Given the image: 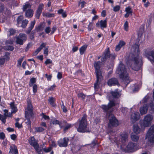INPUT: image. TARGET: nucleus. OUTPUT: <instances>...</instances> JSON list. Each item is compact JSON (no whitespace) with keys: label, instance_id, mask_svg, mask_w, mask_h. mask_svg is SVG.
I'll use <instances>...</instances> for the list:
<instances>
[{"label":"nucleus","instance_id":"obj_1","mask_svg":"<svg viewBox=\"0 0 154 154\" xmlns=\"http://www.w3.org/2000/svg\"><path fill=\"white\" fill-rule=\"evenodd\" d=\"M115 104L113 101H110L109 103L107 106L103 105L101 108L104 111L106 112V115L109 120V127L117 126L119 125V122L114 115L112 113L113 111L112 107L114 106Z\"/></svg>","mask_w":154,"mask_h":154},{"label":"nucleus","instance_id":"obj_2","mask_svg":"<svg viewBox=\"0 0 154 154\" xmlns=\"http://www.w3.org/2000/svg\"><path fill=\"white\" fill-rule=\"evenodd\" d=\"M139 46L138 45L133 46L129 57L130 60L134 62L135 66L134 67L133 69L136 71L139 69L141 64L142 58L139 55Z\"/></svg>","mask_w":154,"mask_h":154},{"label":"nucleus","instance_id":"obj_3","mask_svg":"<svg viewBox=\"0 0 154 154\" xmlns=\"http://www.w3.org/2000/svg\"><path fill=\"white\" fill-rule=\"evenodd\" d=\"M116 72L119 74L120 78L122 79L124 83L125 84L126 86H127L130 82L129 80V77L126 71L125 66L121 61L120 62V63L118 66Z\"/></svg>","mask_w":154,"mask_h":154},{"label":"nucleus","instance_id":"obj_4","mask_svg":"<svg viewBox=\"0 0 154 154\" xmlns=\"http://www.w3.org/2000/svg\"><path fill=\"white\" fill-rule=\"evenodd\" d=\"M87 116L84 115L81 119L78 120L79 126L77 128L78 131L81 133L89 132L88 125L87 121Z\"/></svg>","mask_w":154,"mask_h":154},{"label":"nucleus","instance_id":"obj_5","mask_svg":"<svg viewBox=\"0 0 154 154\" xmlns=\"http://www.w3.org/2000/svg\"><path fill=\"white\" fill-rule=\"evenodd\" d=\"M101 66L100 61L95 62L94 66L95 69L97 80L94 85V87H97L99 85L101 82L103 80V76L101 70L100 69Z\"/></svg>","mask_w":154,"mask_h":154},{"label":"nucleus","instance_id":"obj_6","mask_svg":"<svg viewBox=\"0 0 154 154\" xmlns=\"http://www.w3.org/2000/svg\"><path fill=\"white\" fill-rule=\"evenodd\" d=\"M153 116L150 114L146 115L144 117L143 121L141 123L142 127H146L150 126L153 119Z\"/></svg>","mask_w":154,"mask_h":154},{"label":"nucleus","instance_id":"obj_7","mask_svg":"<svg viewBox=\"0 0 154 154\" xmlns=\"http://www.w3.org/2000/svg\"><path fill=\"white\" fill-rule=\"evenodd\" d=\"M116 56V55L114 53L110 54L109 48H108L107 49L105 50L103 53L101 60L102 62L104 63L107 59L109 58H110L112 60L115 59Z\"/></svg>","mask_w":154,"mask_h":154},{"label":"nucleus","instance_id":"obj_8","mask_svg":"<svg viewBox=\"0 0 154 154\" xmlns=\"http://www.w3.org/2000/svg\"><path fill=\"white\" fill-rule=\"evenodd\" d=\"M128 134L126 133H122L121 135L115 138L114 141L116 142L118 146H119L121 142L122 143H124L127 140Z\"/></svg>","mask_w":154,"mask_h":154},{"label":"nucleus","instance_id":"obj_9","mask_svg":"<svg viewBox=\"0 0 154 154\" xmlns=\"http://www.w3.org/2000/svg\"><path fill=\"white\" fill-rule=\"evenodd\" d=\"M29 143L32 146H33L37 153L38 154H43L42 150L39 149L38 144L36 141L35 138L34 137H32L29 140Z\"/></svg>","mask_w":154,"mask_h":154},{"label":"nucleus","instance_id":"obj_10","mask_svg":"<svg viewBox=\"0 0 154 154\" xmlns=\"http://www.w3.org/2000/svg\"><path fill=\"white\" fill-rule=\"evenodd\" d=\"M27 36L25 34L21 33L16 37V42L17 44L22 45L27 39Z\"/></svg>","mask_w":154,"mask_h":154},{"label":"nucleus","instance_id":"obj_11","mask_svg":"<svg viewBox=\"0 0 154 154\" xmlns=\"http://www.w3.org/2000/svg\"><path fill=\"white\" fill-rule=\"evenodd\" d=\"M144 55L152 63H154V49L149 51L145 50Z\"/></svg>","mask_w":154,"mask_h":154},{"label":"nucleus","instance_id":"obj_12","mask_svg":"<svg viewBox=\"0 0 154 154\" xmlns=\"http://www.w3.org/2000/svg\"><path fill=\"white\" fill-rule=\"evenodd\" d=\"M4 116L0 114V120L4 123L6 122V119L7 117H11L12 114L11 113L8 112V110L7 109L4 110Z\"/></svg>","mask_w":154,"mask_h":154},{"label":"nucleus","instance_id":"obj_13","mask_svg":"<svg viewBox=\"0 0 154 154\" xmlns=\"http://www.w3.org/2000/svg\"><path fill=\"white\" fill-rule=\"evenodd\" d=\"M137 149L135 144L131 142L128 143L126 148V149L130 152H133Z\"/></svg>","mask_w":154,"mask_h":154},{"label":"nucleus","instance_id":"obj_14","mask_svg":"<svg viewBox=\"0 0 154 154\" xmlns=\"http://www.w3.org/2000/svg\"><path fill=\"white\" fill-rule=\"evenodd\" d=\"M69 139L68 138L64 137L63 140H60L58 142L59 146L60 147H66L68 145Z\"/></svg>","mask_w":154,"mask_h":154},{"label":"nucleus","instance_id":"obj_15","mask_svg":"<svg viewBox=\"0 0 154 154\" xmlns=\"http://www.w3.org/2000/svg\"><path fill=\"white\" fill-rule=\"evenodd\" d=\"M107 84L109 86H120L118 79L115 78H112L109 79L107 82Z\"/></svg>","mask_w":154,"mask_h":154},{"label":"nucleus","instance_id":"obj_16","mask_svg":"<svg viewBox=\"0 0 154 154\" xmlns=\"http://www.w3.org/2000/svg\"><path fill=\"white\" fill-rule=\"evenodd\" d=\"M27 109L26 110L25 113L27 112V114L33 115V107L31 104V102L29 100L27 101Z\"/></svg>","mask_w":154,"mask_h":154},{"label":"nucleus","instance_id":"obj_17","mask_svg":"<svg viewBox=\"0 0 154 154\" xmlns=\"http://www.w3.org/2000/svg\"><path fill=\"white\" fill-rule=\"evenodd\" d=\"M107 22L106 19L103 20H101L96 23V26L97 27L100 26V28L103 29L107 27Z\"/></svg>","mask_w":154,"mask_h":154},{"label":"nucleus","instance_id":"obj_18","mask_svg":"<svg viewBox=\"0 0 154 154\" xmlns=\"http://www.w3.org/2000/svg\"><path fill=\"white\" fill-rule=\"evenodd\" d=\"M139 113L138 112H135L132 113L131 116V121L132 123H134L139 119Z\"/></svg>","mask_w":154,"mask_h":154},{"label":"nucleus","instance_id":"obj_19","mask_svg":"<svg viewBox=\"0 0 154 154\" xmlns=\"http://www.w3.org/2000/svg\"><path fill=\"white\" fill-rule=\"evenodd\" d=\"M43 7L44 5L43 4H40L39 5L38 8L36 10V12L35 14V17L36 18L38 19L39 18L42 12Z\"/></svg>","mask_w":154,"mask_h":154},{"label":"nucleus","instance_id":"obj_20","mask_svg":"<svg viewBox=\"0 0 154 154\" xmlns=\"http://www.w3.org/2000/svg\"><path fill=\"white\" fill-rule=\"evenodd\" d=\"M10 53L8 52H6L5 55L3 57H0V65H3L5 60H8Z\"/></svg>","mask_w":154,"mask_h":154},{"label":"nucleus","instance_id":"obj_21","mask_svg":"<svg viewBox=\"0 0 154 154\" xmlns=\"http://www.w3.org/2000/svg\"><path fill=\"white\" fill-rule=\"evenodd\" d=\"M148 106L147 104H144L142 107L140 108V112L141 115L146 114L148 110Z\"/></svg>","mask_w":154,"mask_h":154},{"label":"nucleus","instance_id":"obj_22","mask_svg":"<svg viewBox=\"0 0 154 154\" xmlns=\"http://www.w3.org/2000/svg\"><path fill=\"white\" fill-rule=\"evenodd\" d=\"M27 112H26V113H25V116L26 118L25 119V121L27 125H30L31 124L30 119L32 117V115L27 114Z\"/></svg>","mask_w":154,"mask_h":154},{"label":"nucleus","instance_id":"obj_23","mask_svg":"<svg viewBox=\"0 0 154 154\" xmlns=\"http://www.w3.org/2000/svg\"><path fill=\"white\" fill-rule=\"evenodd\" d=\"M35 23V20L31 21L29 27L26 31V32L27 34H30L31 31L33 29Z\"/></svg>","mask_w":154,"mask_h":154},{"label":"nucleus","instance_id":"obj_24","mask_svg":"<svg viewBox=\"0 0 154 154\" xmlns=\"http://www.w3.org/2000/svg\"><path fill=\"white\" fill-rule=\"evenodd\" d=\"M10 106L11 109V112L12 113H16L17 110V109L16 106V105L15 104L14 102H11L10 103Z\"/></svg>","mask_w":154,"mask_h":154},{"label":"nucleus","instance_id":"obj_25","mask_svg":"<svg viewBox=\"0 0 154 154\" xmlns=\"http://www.w3.org/2000/svg\"><path fill=\"white\" fill-rule=\"evenodd\" d=\"M125 44V43L124 41H120L118 44L117 45L116 47L115 50L116 51H119L121 48L124 46Z\"/></svg>","mask_w":154,"mask_h":154},{"label":"nucleus","instance_id":"obj_26","mask_svg":"<svg viewBox=\"0 0 154 154\" xmlns=\"http://www.w3.org/2000/svg\"><path fill=\"white\" fill-rule=\"evenodd\" d=\"M33 12L32 9H29L27 10L25 13V16L26 17L31 18L33 15Z\"/></svg>","mask_w":154,"mask_h":154},{"label":"nucleus","instance_id":"obj_27","mask_svg":"<svg viewBox=\"0 0 154 154\" xmlns=\"http://www.w3.org/2000/svg\"><path fill=\"white\" fill-rule=\"evenodd\" d=\"M118 89H116V90L114 91L111 92V94L112 96L115 98H118L120 96L121 94L120 92L118 91Z\"/></svg>","mask_w":154,"mask_h":154},{"label":"nucleus","instance_id":"obj_28","mask_svg":"<svg viewBox=\"0 0 154 154\" xmlns=\"http://www.w3.org/2000/svg\"><path fill=\"white\" fill-rule=\"evenodd\" d=\"M131 140L134 142H137L139 138V137L137 135H135L133 133H131Z\"/></svg>","mask_w":154,"mask_h":154},{"label":"nucleus","instance_id":"obj_29","mask_svg":"<svg viewBox=\"0 0 154 154\" xmlns=\"http://www.w3.org/2000/svg\"><path fill=\"white\" fill-rule=\"evenodd\" d=\"M87 47V45H84L82 46L79 49L80 53L81 55H82L85 51Z\"/></svg>","mask_w":154,"mask_h":154},{"label":"nucleus","instance_id":"obj_30","mask_svg":"<svg viewBox=\"0 0 154 154\" xmlns=\"http://www.w3.org/2000/svg\"><path fill=\"white\" fill-rule=\"evenodd\" d=\"M133 131L136 134H139L140 131V128L137 125H133Z\"/></svg>","mask_w":154,"mask_h":154},{"label":"nucleus","instance_id":"obj_31","mask_svg":"<svg viewBox=\"0 0 154 154\" xmlns=\"http://www.w3.org/2000/svg\"><path fill=\"white\" fill-rule=\"evenodd\" d=\"M146 139L148 138L151 143H154V134H151L150 135L147 136L146 134Z\"/></svg>","mask_w":154,"mask_h":154},{"label":"nucleus","instance_id":"obj_32","mask_svg":"<svg viewBox=\"0 0 154 154\" xmlns=\"http://www.w3.org/2000/svg\"><path fill=\"white\" fill-rule=\"evenodd\" d=\"M42 15L43 16L48 17H53L55 16V15L54 14H52L49 12H43L42 13Z\"/></svg>","mask_w":154,"mask_h":154},{"label":"nucleus","instance_id":"obj_33","mask_svg":"<svg viewBox=\"0 0 154 154\" xmlns=\"http://www.w3.org/2000/svg\"><path fill=\"white\" fill-rule=\"evenodd\" d=\"M154 133V125H152L149 128L147 133V136H149L151 134H153Z\"/></svg>","mask_w":154,"mask_h":154},{"label":"nucleus","instance_id":"obj_34","mask_svg":"<svg viewBox=\"0 0 154 154\" xmlns=\"http://www.w3.org/2000/svg\"><path fill=\"white\" fill-rule=\"evenodd\" d=\"M48 101L52 106L54 107L56 106V105L54 103V98L53 97H49L48 99Z\"/></svg>","mask_w":154,"mask_h":154},{"label":"nucleus","instance_id":"obj_35","mask_svg":"<svg viewBox=\"0 0 154 154\" xmlns=\"http://www.w3.org/2000/svg\"><path fill=\"white\" fill-rule=\"evenodd\" d=\"M23 15H20L18 16L17 19V24L19 25L20 23H21L22 22L23 20Z\"/></svg>","mask_w":154,"mask_h":154},{"label":"nucleus","instance_id":"obj_36","mask_svg":"<svg viewBox=\"0 0 154 154\" xmlns=\"http://www.w3.org/2000/svg\"><path fill=\"white\" fill-rule=\"evenodd\" d=\"M35 82V79L32 78L30 80L29 85L30 86H33V87H37L36 85L34 84Z\"/></svg>","mask_w":154,"mask_h":154},{"label":"nucleus","instance_id":"obj_37","mask_svg":"<svg viewBox=\"0 0 154 154\" xmlns=\"http://www.w3.org/2000/svg\"><path fill=\"white\" fill-rule=\"evenodd\" d=\"M35 133L41 132L45 130V129L42 127H35Z\"/></svg>","mask_w":154,"mask_h":154},{"label":"nucleus","instance_id":"obj_38","mask_svg":"<svg viewBox=\"0 0 154 154\" xmlns=\"http://www.w3.org/2000/svg\"><path fill=\"white\" fill-rule=\"evenodd\" d=\"M28 21L26 20H23L21 23V27L23 28H25L28 24Z\"/></svg>","mask_w":154,"mask_h":154},{"label":"nucleus","instance_id":"obj_39","mask_svg":"<svg viewBox=\"0 0 154 154\" xmlns=\"http://www.w3.org/2000/svg\"><path fill=\"white\" fill-rule=\"evenodd\" d=\"M65 127L64 128L63 131H67L71 127V125L67 123L66 122H65Z\"/></svg>","mask_w":154,"mask_h":154},{"label":"nucleus","instance_id":"obj_40","mask_svg":"<svg viewBox=\"0 0 154 154\" xmlns=\"http://www.w3.org/2000/svg\"><path fill=\"white\" fill-rule=\"evenodd\" d=\"M125 11L126 12V13L131 14H131L132 13V10L130 7H128L126 8L125 9Z\"/></svg>","mask_w":154,"mask_h":154},{"label":"nucleus","instance_id":"obj_41","mask_svg":"<svg viewBox=\"0 0 154 154\" xmlns=\"http://www.w3.org/2000/svg\"><path fill=\"white\" fill-rule=\"evenodd\" d=\"M35 30V31H36L37 32H40L43 30V29L42 28V25H39L38 26L35 27V29L34 30Z\"/></svg>","mask_w":154,"mask_h":154},{"label":"nucleus","instance_id":"obj_42","mask_svg":"<svg viewBox=\"0 0 154 154\" xmlns=\"http://www.w3.org/2000/svg\"><path fill=\"white\" fill-rule=\"evenodd\" d=\"M5 49L9 51H12L14 50V48L12 46L7 45L5 47Z\"/></svg>","mask_w":154,"mask_h":154},{"label":"nucleus","instance_id":"obj_43","mask_svg":"<svg viewBox=\"0 0 154 154\" xmlns=\"http://www.w3.org/2000/svg\"><path fill=\"white\" fill-rule=\"evenodd\" d=\"M149 96L147 95L143 99L140 101V103H146L148 100L149 99Z\"/></svg>","mask_w":154,"mask_h":154},{"label":"nucleus","instance_id":"obj_44","mask_svg":"<svg viewBox=\"0 0 154 154\" xmlns=\"http://www.w3.org/2000/svg\"><path fill=\"white\" fill-rule=\"evenodd\" d=\"M78 97H79L81 98L82 100H84L86 95L82 93H80L77 94Z\"/></svg>","mask_w":154,"mask_h":154},{"label":"nucleus","instance_id":"obj_45","mask_svg":"<svg viewBox=\"0 0 154 154\" xmlns=\"http://www.w3.org/2000/svg\"><path fill=\"white\" fill-rule=\"evenodd\" d=\"M30 7V5L29 4H25V5H23V11H26L27 9L29 8Z\"/></svg>","mask_w":154,"mask_h":154},{"label":"nucleus","instance_id":"obj_46","mask_svg":"<svg viewBox=\"0 0 154 154\" xmlns=\"http://www.w3.org/2000/svg\"><path fill=\"white\" fill-rule=\"evenodd\" d=\"M124 29L126 31H127L128 30V22L126 21L124 25Z\"/></svg>","mask_w":154,"mask_h":154},{"label":"nucleus","instance_id":"obj_47","mask_svg":"<svg viewBox=\"0 0 154 154\" xmlns=\"http://www.w3.org/2000/svg\"><path fill=\"white\" fill-rule=\"evenodd\" d=\"M35 30H32L29 34V38L31 40H33L34 38Z\"/></svg>","mask_w":154,"mask_h":154},{"label":"nucleus","instance_id":"obj_48","mask_svg":"<svg viewBox=\"0 0 154 154\" xmlns=\"http://www.w3.org/2000/svg\"><path fill=\"white\" fill-rule=\"evenodd\" d=\"M12 151L13 152H14V154H18L17 147L15 146H14L13 148H12Z\"/></svg>","mask_w":154,"mask_h":154},{"label":"nucleus","instance_id":"obj_49","mask_svg":"<svg viewBox=\"0 0 154 154\" xmlns=\"http://www.w3.org/2000/svg\"><path fill=\"white\" fill-rule=\"evenodd\" d=\"M120 9V7L119 5H116L113 8V11L115 12L119 11Z\"/></svg>","mask_w":154,"mask_h":154},{"label":"nucleus","instance_id":"obj_50","mask_svg":"<svg viewBox=\"0 0 154 154\" xmlns=\"http://www.w3.org/2000/svg\"><path fill=\"white\" fill-rule=\"evenodd\" d=\"M45 31L47 34H49L51 31V27L49 26L45 28Z\"/></svg>","mask_w":154,"mask_h":154},{"label":"nucleus","instance_id":"obj_51","mask_svg":"<svg viewBox=\"0 0 154 154\" xmlns=\"http://www.w3.org/2000/svg\"><path fill=\"white\" fill-rule=\"evenodd\" d=\"M32 46V44L31 43H29L27 45L26 48L25 49V52H27L28 51L29 49Z\"/></svg>","mask_w":154,"mask_h":154},{"label":"nucleus","instance_id":"obj_52","mask_svg":"<svg viewBox=\"0 0 154 154\" xmlns=\"http://www.w3.org/2000/svg\"><path fill=\"white\" fill-rule=\"evenodd\" d=\"M5 8V5L4 4L0 3V13L2 12Z\"/></svg>","mask_w":154,"mask_h":154},{"label":"nucleus","instance_id":"obj_53","mask_svg":"<svg viewBox=\"0 0 154 154\" xmlns=\"http://www.w3.org/2000/svg\"><path fill=\"white\" fill-rule=\"evenodd\" d=\"M75 75H84V74H83L82 72V70H79L77 71L75 73Z\"/></svg>","mask_w":154,"mask_h":154},{"label":"nucleus","instance_id":"obj_54","mask_svg":"<svg viewBox=\"0 0 154 154\" xmlns=\"http://www.w3.org/2000/svg\"><path fill=\"white\" fill-rule=\"evenodd\" d=\"M61 108L63 109V112H66L67 111V109L66 107L64 105L63 103V102H62Z\"/></svg>","mask_w":154,"mask_h":154},{"label":"nucleus","instance_id":"obj_55","mask_svg":"<svg viewBox=\"0 0 154 154\" xmlns=\"http://www.w3.org/2000/svg\"><path fill=\"white\" fill-rule=\"evenodd\" d=\"M23 59V57H22L20 58L17 61V66L19 65L21 66V63Z\"/></svg>","mask_w":154,"mask_h":154},{"label":"nucleus","instance_id":"obj_56","mask_svg":"<svg viewBox=\"0 0 154 154\" xmlns=\"http://www.w3.org/2000/svg\"><path fill=\"white\" fill-rule=\"evenodd\" d=\"M52 123L53 125H56L57 124H58L60 126L61 125V123H60L57 120H54L52 122Z\"/></svg>","mask_w":154,"mask_h":154},{"label":"nucleus","instance_id":"obj_57","mask_svg":"<svg viewBox=\"0 0 154 154\" xmlns=\"http://www.w3.org/2000/svg\"><path fill=\"white\" fill-rule=\"evenodd\" d=\"M46 44H47L46 43H43L41 44V45L38 48L41 51L43 48H45V47Z\"/></svg>","mask_w":154,"mask_h":154},{"label":"nucleus","instance_id":"obj_58","mask_svg":"<svg viewBox=\"0 0 154 154\" xmlns=\"http://www.w3.org/2000/svg\"><path fill=\"white\" fill-rule=\"evenodd\" d=\"M51 146H50L48 147V148H44L43 150L45 152H50L51 150Z\"/></svg>","mask_w":154,"mask_h":154},{"label":"nucleus","instance_id":"obj_59","mask_svg":"<svg viewBox=\"0 0 154 154\" xmlns=\"http://www.w3.org/2000/svg\"><path fill=\"white\" fill-rule=\"evenodd\" d=\"M9 35H13L15 33V31L13 29H11L9 31Z\"/></svg>","mask_w":154,"mask_h":154},{"label":"nucleus","instance_id":"obj_60","mask_svg":"<svg viewBox=\"0 0 154 154\" xmlns=\"http://www.w3.org/2000/svg\"><path fill=\"white\" fill-rule=\"evenodd\" d=\"M5 137V134L3 132H1L0 133V138L1 139L4 140Z\"/></svg>","mask_w":154,"mask_h":154},{"label":"nucleus","instance_id":"obj_61","mask_svg":"<svg viewBox=\"0 0 154 154\" xmlns=\"http://www.w3.org/2000/svg\"><path fill=\"white\" fill-rule=\"evenodd\" d=\"M52 30L51 31V35L53 34L55 31L57 29V28H56L55 26H53L51 28Z\"/></svg>","mask_w":154,"mask_h":154},{"label":"nucleus","instance_id":"obj_62","mask_svg":"<svg viewBox=\"0 0 154 154\" xmlns=\"http://www.w3.org/2000/svg\"><path fill=\"white\" fill-rule=\"evenodd\" d=\"M52 63V61L50 59H47L45 61V63L46 65L50 63Z\"/></svg>","mask_w":154,"mask_h":154},{"label":"nucleus","instance_id":"obj_63","mask_svg":"<svg viewBox=\"0 0 154 154\" xmlns=\"http://www.w3.org/2000/svg\"><path fill=\"white\" fill-rule=\"evenodd\" d=\"M16 127L19 128H21L22 125L21 124H20L18 122H16L15 124Z\"/></svg>","mask_w":154,"mask_h":154},{"label":"nucleus","instance_id":"obj_64","mask_svg":"<svg viewBox=\"0 0 154 154\" xmlns=\"http://www.w3.org/2000/svg\"><path fill=\"white\" fill-rule=\"evenodd\" d=\"M42 117L45 120H49L50 119L49 116L45 115L43 113H42Z\"/></svg>","mask_w":154,"mask_h":154}]
</instances>
